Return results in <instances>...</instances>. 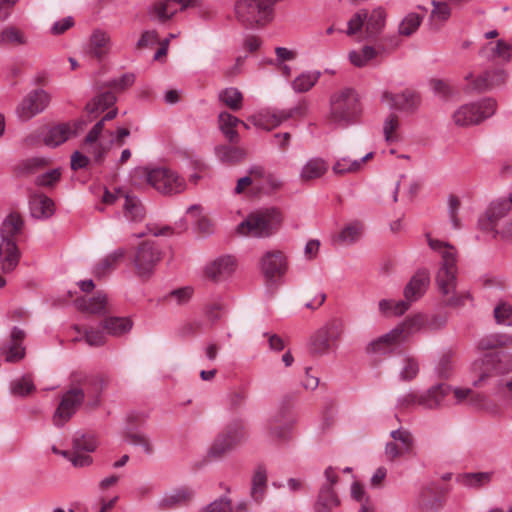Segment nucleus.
<instances>
[{
    "mask_svg": "<svg viewBox=\"0 0 512 512\" xmlns=\"http://www.w3.org/2000/svg\"><path fill=\"white\" fill-rule=\"evenodd\" d=\"M135 172L139 176L144 177L147 183L161 194L173 195L181 193L186 189L184 178L180 177L177 172L170 168H138Z\"/></svg>",
    "mask_w": 512,
    "mask_h": 512,
    "instance_id": "obj_8",
    "label": "nucleus"
},
{
    "mask_svg": "<svg viewBox=\"0 0 512 512\" xmlns=\"http://www.w3.org/2000/svg\"><path fill=\"white\" fill-rule=\"evenodd\" d=\"M219 100L233 111H238L242 107L243 95L235 87L225 88L219 93Z\"/></svg>",
    "mask_w": 512,
    "mask_h": 512,
    "instance_id": "obj_43",
    "label": "nucleus"
},
{
    "mask_svg": "<svg viewBox=\"0 0 512 512\" xmlns=\"http://www.w3.org/2000/svg\"><path fill=\"white\" fill-rule=\"evenodd\" d=\"M321 329L329 339L336 343L340 340L344 331V322L339 318H332Z\"/></svg>",
    "mask_w": 512,
    "mask_h": 512,
    "instance_id": "obj_53",
    "label": "nucleus"
},
{
    "mask_svg": "<svg viewBox=\"0 0 512 512\" xmlns=\"http://www.w3.org/2000/svg\"><path fill=\"white\" fill-rule=\"evenodd\" d=\"M216 155L221 162L226 164H236L245 158L244 150L227 145L217 147Z\"/></svg>",
    "mask_w": 512,
    "mask_h": 512,
    "instance_id": "obj_41",
    "label": "nucleus"
},
{
    "mask_svg": "<svg viewBox=\"0 0 512 512\" xmlns=\"http://www.w3.org/2000/svg\"><path fill=\"white\" fill-rule=\"evenodd\" d=\"M419 372L418 361L411 356H404L401 359L400 379L410 381L414 379Z\"/></svg>",
    "mask_w": 512,
    "mask_h": 512,
    "instance_id": "obj_51",
    "label": "nucleus"
},
{
    "mask_svg": "<svg viewBox=\"0 0 512 512\" xmlns=\"http://www.w3.org/2000/svg\"><path fill=\"white\" fill-rule=\"evenodd\" d=\"M218 120L219 127L229 142H238L239 136L234 128L240 123V120L228 112H221Z\"/></svg>",
    "mask_w": 512,
    "mask_h": 512,
    "instance_id": "obj_36",
    "label": "nucleus"
},
{
    "mask_svg": "<svg viewBox=\"0 0 512 512\" xmlns=\"http://www.w3.org/2000/svg\"><path fill=\"white\" fill-rule=\"evenodd\" d=\"M423 17L415 12L408 13L398 26V33L401 36L409 37L420 27Z\"/></svg>",
    "mask_w": 512,
    "mask_h": 512,
    "instance_id": "obj_42",
    "label": "nucleus"
},
{
    "mask_svg": "<svg viewBox=\"0 0 512 512\" xmlns=\"http://www.w3.org/2000/svg\"><path fill=\"white\" fill-rule=\"evenodd\" d=\"M443 304L448 307L460 308L464 306L465 302L470 299V294L467 291L451 292L448 296H443Z\"/></svg>",
    "mask_w": 512,
    "mask_h": 512,
    "instance_id": "obj_57",
    "label": "nucleus"
},
{
    "mask_svg": "<svg viewBox=\"0 0 512 512\" xmlns=\"http://www.w3.org/2000/svg\"><path fill=\"white\" fill-rule=\"evenodd\" d=\"M453 392L458 403L469 401L472 404L478 405L484 401V395L475 393L470 388H455Z\"/></svg>",
    "mask_w": 512,
    "mask_h": 512,
    "instance_id": "obj_54",
    "label": "nucleus"
},
{
    "mask_svg": "<svg viewBox=\"0 0 512 512\" xmlns=\"http://www.w3.org/2000/svg\"><path fill=\"white\" fill-rule=\"evenodd\" d=\"M126 439L132 445L141 446L147 454H151L153 452L152 445L144 434L138 432H129L126 436Z\"/></svg>",
    "mask_w": 512,
    "mask_h": 512,
    "instance_id": "obj_63",
    "label": "nucleus"
},
{
    "mask_svg": "<svg viewBox=\"0 0 512 512\" xmlns=\"http://www.w3.org/2000/svg\"><path fill=\"white\" fill-rule=\"evenodd\" d=\"M125 255L126 250L124 248L114 250L95 265L93 270L94 275L98 278L106 276L116 268L117 264L125 257Z\"/></svg>",
    "mask_w": 512,
    "mask_h": 512,
    "instance_id": "obj_29",
    "label": "nucleus"
},
{
    "mask_svg": "<svg viewBox=\"0 0 512 512\" xmlns=\"http://www.w3.org/2000/svg\"><path fill=\"white\" fill-rule=\"evenodd\" d=\"M50 94L44 89L30 91L16 107V115L21 121H28L42 113L49 105Z\"/></svg>",
    "mask_w": 512,
    "mask_h": 512,
    "instance_id": "obj_14",
    "label": "nucleus"
},
{
    "mask_svg": "<svg viewBox=\"0 0 512 512\" xmlns=\"http://www.w3.org/2000/svg\"><path fill=\"white\" fill-rule=\"evenodd\" d=\"M235 267V260L231 256H222L208 264L205 273L211 280L221 281L229 277L234 272Z\"/></svg>",
    "mask_w": 512,
    "mask_h": 512,
    "instance_id": "obj_24",
    "label": "nucleus"
},
{
    "mask_svg": "<svg viewBox=\"0 0 512 512\" xmlns=\"http://www.w3.org/2000/svg\"><path fill=\"white\" fill-rule=\"evenodd\" d=\"M281 223V213L277 209H265L248 215L237 226V232L242 236L266 238L276 233Z\"/></svg>",
    "mask_w": 512,
    "mask_h": 512,
    "instance_id": "obj_5",
    "label": "nucleus"
},
{
    "mask_svg": "<svg viewBox=\"0 0 512 512\" xmlns=\"http://www.w3.org/2000/svg\"><path fill=\"white\" fill-rule=\"evenodd\" d=\"M332 170L335 174H345L359 171L358 163H356V160H351L348 157L338 159L333 165Z\"/></svg>",
    "mask_w": 512,
    "mask_h": 512,
    "instance_id": "obj_60",
    "label": "nucleus"
},
{
    "mask_svg": "<svg viewBox=\"0 0 512 512\" xmlns=\"http://www.w3.org/2000/svg\"><path fill=\"white\" fill-rule=\"evenodd\" d=\"M320 75L319 71L300 74L292 83L294 91L298 93L309 91L318 82Z\"/></svg>",
    "mask_w": 512,
    "mask_h": 512,
    "instance_id": "obj_44",
    "label": "nucleus"
},
{
    "mask_svg": "<svg viewBox=\"0 0 512 512\" xmlns=\"http://www.w3.org/2000/svg\"><path fill=\"white\" fill-rule=\"evenodd\" d=\"M482 230L492 232L493 236L512 240V196L494 201L480 218Z\"/></svg>",
    "mask_w": 512,
    "mask_h": 512,
    "instance_id": "obj_4",
    "label": "nucleus"
},
{
    "mask_svg": "<svg viewBox=\"0 0 512 512\" xmlns=\"http://www.w3.org/2000/svg\"><path fill=\"white\" fill-rule=\"evenodd\" d=\"M511 46L502 40H499L495 46L484 48L481 53L486 54L493 59L499 58L505 62L511 58Z\"/></svg>",
    "mask_w": 512,
    "mask_h": 512,
    "instance_id": "obj_52",
    "label": "nucleus"
},
{
    "mask_svg": "<svg viewBox=\"0 0 512 512\" xmlns=\"http://www.w3.org/2000/svg\"><path fill=\"white\" fill-rule=\"evenodd\" d=\"M424 324V318L422 315H415L407 318L401 324L397 325V329H401V336L404 340L410 337L412 334L419 331Z\"/></svg>",
    "mask_w": 512,
    "mask_h": 512,
    "instance_id": "obj_50",
    "label": "nucleus"
},
{
    "mask_svg": "<svg viewBox=\"0 0 512 512\" xmlns=\"http://www.w3.org/2000/svg\"><path fill=\"white\" fill-rule=\"evenodd\" d=\"M391 438L395 442H400L401 447L403 448V451L410 452L413 447V437L411 433L408 430L405 429H396L391 431L390 433Z\"/></svg>",
    "mask_w": 512,
    "mask_h": 512,
    "instance_id": "obj_59",
    "label": "nucleus"
},
{
    "mask_svg": "<svg viewBox=\"0 0 512 512\" xmlns=\"http://www.w3.org/2000/svg\"><path fill=\"white\" fill-rule=\"evenodd\" d=\"M491 472L464 473L457 477V481L470 488H479L491 481Z\"/></svg>",
    "mask_w": 512,
    "mask_h": 512,
    "instance_id": "obj_40",
    "label": "nucleus"
},
{
    "mask_svg": "<svg viewBox=\"0 0 512 512\" xmlns=\"http://www.w3.org/2000/svg\"><path fill=\"white\" fill-rule=\"evenodd\" d=\"M49 164V160L44 157H33L23 161L19 165V169L22 173L30 174L34 173L38 169L44 168Z\"/></svg>",
    "mask_w": 512,
    "mask_h": 512,
    "instance_id": "obj_58",
    "label": "nucleus"
},
{
    "mask_svg": "<svg viewBox=\"0 0 512 512\" xmlns=\"http://www.w3.org/2000/svg\"><path fill=\"white\" fill-rule=\"evenodd\" d=\"M451 391L452 388L448 384L440 383L434 385L421 392L420 406L429 410L439 409L444 405L445 398Z\"/></svg>",
    "mask_w": 512,
    "mask_h": 512,
    "instance_id": "obj_20",
    "label": "nucleus"
},
{
    "mask_svg": "<svg viewBox=\"0 0 512 512\" xmlns=\"http://www.w3.org/2000/svg\"><path fill=\"white\" fill-rule=\"evenodd\" d=\"M73 445L77 452H93L97 447L96 440L89 435H81L79 437H75L73 440Z\"/></svg>",
    "mask_w": 512,
    "mask_h": 512,
    "instance_id": "obj_62",
    "label": "nucleus"
},
{
    "mask_svg": "<svg viewBox=\"0 0 512 512\" xmlns=\"http://www.w3.org/2000/svg\"><path fill=\"white\" fill-rule=\"evenodd\" d=\"M362 114L358 92L349 87L339 89L330 97L329 121L341 128L355 124Z\"/></svg>",
    "mask_w": 512,
    "mask_h": 512,
    "instance_id": "obj_2",
    "label": "nucleus"
},
{
    "mask_svg": "<svg viewBox=\"0 0 512 512\" xmlns=\"http://www.w3.org/2000/svg\"><path fill=\"white\" fill-rule=\"evenodd\" d=\"M25 336V332L22 329L13 327L9 341L1 348L7 362H18L24 358L25 347L23 346V341Z\"/></svg>",
    "mask_w": 512,
    "mask_h": 512,
    "instance_id": "obj_21",
    "label": "nucleus"
},
{
    "mask_svg": "<svg viewBox=\"0 0 512 512\" xmlns=\"http://www.w3.org/2000/svg\"><path fill=\"white\" fill-rule=\"evenodd\" d=\"M329 169L327 160L321 157L309 158L301 167L299 179L302 183H309L322 178Z\"/></svg>",
    "mask_w": 512,
    "mask_h": 512,
    "instance_id": "obj_22",
    "label": "nucleus"
},
{
    "mask_svg": "<svg viewBox=\"0 0 512 512\" xmlns=\"http://www.w3.org/2000/svg\"><path fill=\"white\" fill-rule=\"evenodd\" d=\"M261 271L268 280L281 276L287 269L286 257L281 251L266 252L261 258Z\"/></svg>",
    "mask_w": 512,
    "mask_h": 512,
    "instance_id": "obj_18",
    "label": "nucleus"
},
{
    "mask_svg": "<svg viewBox=\"0 0 512 512\" xmlns=\"http://www.w3.org/2000/svg\"><path fill=\"white\" fill-rule=\"evenodd\" d=\"M433 9L431 12V20L437 21L440 24L447 21L451 15V9L450 6L443 1H432Z\"/></svg>",
    "mask_w": 512,
    "mask_h": 512,
    "instance_id": "obj_56",
    "label": "nucleus"
},
{
    "mask_svg": "<svg viewBox=\"0 0 512 512\" xmlns=\"http://www.w3.org/2000/svg\"><path fill=\"white\" fill-rule=\"evenodd\" d=\"M429 247L441 255L442 261L436 275V284L442 296L454 292L457 286V251L448 242L433 239L426 234Z\"/></svg>",
    "mask_w": 512,
    "mask_h": 512,
    "instance_id": "obj_3",
    "label": "nucleus"
},
{
    "mask_svg": "<svg viewBox=\"0 0 512 512\" xmlns=\"http://www.w3.org/2000/svg\"><path fill=\"white\" fill-rule=\"evenodd\" d=\"M73 137L70 123H61L49 128L44 136V143L50 147H57Z\"/></svg>",
    "mask_w": 512,
    "mask_h": 512,
    "instance_id": "obj_28",
    "label": "nucleus"
},
{
    "mask_svg": "<svg viewBox=\"0 0 512 512\" xmlns=\"http://www.w3.org/2000/svg\"><path fill=\"white\" fill-rule=\"evenodd\" d=\"M364 231V225L360 221L347 224L338 234L337 241L344 245H351L357 242Z\"/></svg>",
    "mask_w": 512,
    "mask_h": 512,
    "instance_id": "obj_35",
    "label": "nucleus"
},
{
    "mask_svg": "<svg viewBox=\"0 0 512 512\" xmlns=\"http://www.w3.org/2000/svg\"><path fill=\"white\" fill-rule=\"evenodd\" d=\"M497 103L492 98L479 102L464 104L453 113V122L460 127L477 125L494 115Z\"/></svg>",
    "mask_w": 512,
    "mask_h": 512,
    "instance_id": "obj_12",
    "label": "nucleus"
},
{
    "mask_svg": "<svg viewBox=\"0 0 512 512\" xmlns=\"http://www.w3.org/2000/svg\"><path fill=\"white\" fill-rule=\"evenodd\" d=\"M26 44L27 37L19 28L6 26L0 31L1 46H21Z\"/></svg>",
    "mask_w": 512,
    "mask_h": 512,
    "instance_id": "obj_34",
    "label": "nucleus"
},
{
    "mask_svg": "<svg viewBox=\"0 0 512 512\" xmlns=\"http://www.w3.org/2000/svg\"><path fill=\"white\" fill-rule=\"evenodd\" d=\"M123 212L125 218L130 222H141L146 215L145 208L141 201L133 195H124Z\"/></svg>",
    "mask_w": 512,
    "mask_h": 512,
    "instance_id": "obj_31",
    "label": "nucleus"
},
{
    "mask_svg": "<svg viewBox=\"0 0 512 512\" xmlns=\"http://www.w3.org/2000/svg\"><path fill=\"white\" fill-rule=\"evenodd\" d=\"M247 439L245 426L241 421L229 423L214 439L208 450L211 459H221Z\"/></svg>",
    "mask_w": 512,
    "mask_h": 512,
    "instance_id": "obj_11",
    "label": "nucleus"
},
{
    "mask_svg": "<svg viewBox=\"0 0 512 512\" xmlns=\"http://www.w3.org/2000/svg\"><path fill=\"white\" fill-rule=\"evenodd\" d=\"M379 311L384 316H400L409 309V303L404 300L394 301L383 299L379 302Z\"/></svg>",
    "mask_w": 512,
    "mask_h": 512,
    "instance_id": "obj_45",
    "label": "nucleus"
},
{
    "mask_svg": "<svg viewBox=\"0 0 512 512\" xmlns=\"http://www.w3.org/2000/svg\"><path fill=\"white\" fill-rule=\"evenodd\" d=\"M494 317L498 324L512 326V306L506 302H500L494 308Z\"/></svg>",
    "mask_w": 512,
    "mask_h": 512,
    "instance_id": "obj_55",
    "label": "nucleus"
},
{
    "mask_svg": "<svg viewBox=\"0 0 512 512\" xmlns=\"http://www.w3.org/2000/svg\"><path fill=\"white\" fill-rule=\"evenodd\" d=\"M88 385V379L84 378L77 383H72L62 395L60 403L53 415V422L57 427H62L68 422L83 404Z\"/></svg>",
    "mask_w": 512,
    "mask_h": 512,
    "instance_id": "obj_10",
    "label": "nucleus"
},
{
    "mask_svg": "<svg viewBox=\"0 0 512 512\" xmlns=\"http://www.w3.org/2000/svg\"><path fill=\"white\" fill-rule=\"evenodd\" d=\"M24 221L19 214H9L0 229V263L4 273L13 271L20 260L21 252L17 246Z\"/></svg>",
    "mask_w": 512,
    "mask_h": 512,
    "instance_id": "obj_1",
    "label": "nucleus"
},
{
    "mask_svg": "<svg viewBox=\"0 0 512 512\" xmlns=\"http://www.w3.org/2000/svg\"><path fill=\"white\" fill-rule=\"evenodd\" d=\"M279 0H237L234 5L236 19L251 28L264 27L274 15V5Z\"/></svg>",
    "mask_w": 512,
    "mask_h": 512,
    "instance_id": "obj_6",
    "label": "nucleus"
},
{
    "mask_svg": "<svg viewBox=\"0 0 512 512\" xmlns=\"http://www.w3.org/2000/svg\"><path fill=\"white\" fill-rule=\"evenodd\" d=\"M340 505V499L329 485H322L314 504L315 512H332Z\"/></svg>",
    "mask_w": 512,
    "mask_h": 512,
    "instance_id": "obj_27",
    "label": "nucleus"
},
{
    "mask_svg": "<svg viewBox=\"0 0 512 512\" xmlns=\"http://www.w3.org/2000/svg\"><path fill=\"white\" fill-rule=\"evenodd\" d=\"M512 345V336L500 333L487 335L479 340L477 347L480 350H490Z\"/></svg>",
    "mask_w": 512,
    "mask_h": 512,
    "instance_id": "obj_39",
    "label": "nucleus"
},
{
    "mask_svg": "<svg viewBox=\"0 0 512 512\" xmlns=\"http://www.w3.org/2000/svg\"><path fill=\"white\" fill-rule=\"evenodd\" d=\"M404 341L405 340L401 336V329H397L395 327L388 333L372 341L368 345L367 351L374 353H386L391 351L395 346L399 345Z\"/></svg>",
    "mask_w": 512,
    "mask_h": 512,
    "instance_id": "obj_25",
    "label": "nucleus"
},
{
    "mask_svg": "<svg viewBox=\"0 0 512 512\" xmlns=\"http://www.w3.org/2000/svg\"><path fill=\"white\" fill-rule=\"evenodd\" d=\"M378 55V51L372 46H364L360 50H351L348 58L355 67L362 68Z\"/></svg>",
    "mask_w": 512,
    "mask_h": 512,
    "instance_id": "obj_38",
    "label": "nucleus"
},
{
    "mask_svg": "<svg viewBox=\"0 0 512 512\" xmlns=\"http://www.w3.org/2000/svg\"><path fill=\"white\" fill-rule=\"evenodd\" d=\"M116 115V108H113L110 111H108L104 115V117L92 127V129L88 132V134L83 140V150L86 153L92 155L96 163L103 162L105 155L111 149L114 143L113 134L109 132V136L105 137L103 132L105 121L114 119Z\"/></svg>",
    "mask_w": 512,
    "mask_h": 512,
    "instance_id": "obj_7",
    "label": "nucleus"
},
{
    "mask_svg": "<svg viewBox=\"0 0 512 512\" xmlns=\"http://www.w3.org/2000/svg\"><path fill=\"white\" fill-rule=\"evenodd\" d=\"M106 305L107 296L100 292L91 298H82L78 301L79 308L92 314L105 312Z\"/></svg>",
    "mask_w": 512,
    "mask_h": 512,
    "instance_id": "obj_37",
    "label": "nucleus"
},
{
    "mask_svg": "<svg viewBox=\"0 0 512 512\" xmlns=\"http://www.w3.org/2000/svg\"><path fill=\"white\" fill-rule=\"evenodd\" d=\"M267 473L263 467H258L253 475L251 496L254 500L260 501L265 493Z\"/></svg>",
    "mask_w": 512,
    "mask_h": 512,
    "instance_id": "obj_46",
    "label": "nucleus"
},
{
    "mask_svg": "<svg viewBox=\"0 0 512 512\" xmlns=\"http://www.w3.org/2000/svg\"><path fill=\"white\" fill-rule=\"evenodd\" d=\"M381 100L391 109H395L407 114L414 113L419 108L421 103L419 94L408 89L397 94L385 91L382 94Z\"/></svg>",
    "mask_w": 512,
    "mask_h": 512,
    "instance_id": "obj_15",
    "label": "nucleus"
},
{
    "mask_svg": "<svg viewBox=\"0 0 512 512\" xmlns=\"http://www.w3.org/2000/svg\"><path fill=\"white\" fill-rule=\"evenodd\" d=\"M29 205L31 215L37 219H47L55 212L53 200L42 193H35L31 195Z\"/></svg>",
    "mask_w": 512,
    "mask_h": 512,
    "instance_id": "obj_26",
    "label": "nucleus"
},
{
    "mask_svg": "<svg viewBox=\"0 0 512 512\" xmlns=\"http://www.w3.org/2000/svg\"><path fill=\"white\" fill-rule=\"evenodd\" d=\"M400 119L395 114H389L383 124V134L386 142L392 143L399 139Z\"/></svg>",
    "mask_w": 512,
    "mask_h": 512,
    "instance_id": "obj_48",
    "label": "nucleus"
},
{
    "mask_svg": "<svg viewBox=\"0 0 512 512\" xmlns=\"http://www.w3.org/2000/svg\"><path fill=\"white\" fill-rule=\"evenodd\" d=\"M473 370L479 373V379L474 381V386H478L488 377L503 374L509 371V368L502 362L499 353H490L484 356L480 361L473 363Z\"/></svg>",
    "mask_w": 512,
    "mask_h": 512,
    "instance_id": "obj_16",
    "label": "nucleus"
},
{
    "mask_svg": "<svg viewBox=\"0 0 512 512\" xmlns=\"http://www.w3.org/2000/svg\"><path fill=\"white\" fill-rule=\"evenodd\" d=\"M116 102V97L112 92H104L86 105V113L90 117V120L98 117L99 114L112 107Z\"/></svg>",
    "mask_w": 512,
    "mask_h": 512,
    "instance_id": "obj_30",
    "label": "nucleus"
},
{
    "mask_svg": "<svg viewBox=\"0 0 512 512\" xmlns=\"http://www.w3.org/2000/svg\"><path fill=\"white\" fill-rule=\"evenodd\" d=\"M294 418L279 411L267 421V431L270 437L277 440H285L290 436L294 425Z\"/></svg>",
    "mask_w": 512,
    "mask_h": 512,
    "instance_id": "obj_19",
    "label": "nucleus"
},
{
    "mask_svg": "<svg viewBox=\"0 0 512 512\" xmlns=\"http://www.w3.org/2000/svg\"><path fill=\"white\" fill-rule=\"evenodd\" d=\"M387 14L381 7L373 9L370 13L366 9L356 12L348 21L345 33L354 36L365 27V38L375 39L384 29Z\"/></svg>",
    "mask_w": 512,
    "mask_h": 512,
    "instance_id": "obj_9",
    "label": "nucleus"
},
{
    "mask_svg": "<svg viewBox=\"0 0 512 512\" xmlns=\"http://www.w3.org/2000/svg\"><path fill=\"white\" fill-rule=\"evenodd\" d=\"M335 343L320 328L311 340V351L317 355L327 354Z\"/></svg>",
    "mask_w": 512,
    "mask_h": 512,
    "instance_id": "obj_47",
    "label": "nucleus"
},
{
    "mask_svg": "<svg viewBox=\"0 0 512 512\" xmlns=\"http://www.w3.org/2000/svg\"><path fill=\"white\" fill-rule=\"evenodd\" d=\"M111 46L110 34L102 29H94L89 37L86 53L93 58L102 60L109 54Z\"/></svg>",
    "mask_w": 512,
    "mask_h": 512,
    "instance_id": "obj_17",
    "label": "nucleus"
},
{
    "mask_svg": "<svg viewBox=\"0 0 512 512\" xmlns=\"http://www.w3.org/2000/svg\"><path fill=\"white\" fill-rule=\"evenodd\" d=\"M102 327L109 335L121 336L131 330L132 322L126 317H110L102 322Z\"/></svg>",
    "mask_w": 512,
    "mask_h": 512,
    "instance_id": "obj_33",
    "label": "nucleus"
},
{
    "mask_svg": "<svg viewBox=\"0 0 512 512\" xmlns=\"http://www.w3.org/2000/svg\"><path fill=\"white\" fill-rule=\"evenodd\" d=\"M249 121L258 128L264 129V130H271L276 127V125H273V120L271 119V112H261L257 115H253L249 118Z\"/></svg>",
    "mask_w": 512,
    "mask_h": 512,
    "instance_id": "obj_61",
    "label": "nucleus"
},
{
    "mask_svg": "<svg viewBox=\"0 0 512 512\" xmlns=\"http://www.w3.org/2000/svg\"><path fill=\"white\" fill-rule=\"evenodd\" d=\"M34 389L32 381L27 377L16 380L11 385V391L14 395L25 396Z\"/></svg>",
    "mask_w": 512,
    "mask_h": 512,
    "instance_id": "obj_64",
    "label": "nucleus"
},
{
    "mask_svg": "<svg viewBox=\"0 0 512 512\" xmlns=\"http://www.w3.org/2000/svg\"><path fill=\"white\" fill-rule=\"evenodd\" d=\"M418 502L423 512H434L441 506L440 499L428 488L421 491Z\"/></svg>",
    "mask_w": 512,
    "mask_h": 512,
    "instance_id": "obj_49",
    "label": "nucleus"
},
{
    "mask_svg": "<svg viewBox=\"0 0 512 512\" xmlns=\"http://www.w3.org/2000/svg\"><path fill=\"white\" fill-rule=\"evenodd\" d=\"M162 259L161 249L152 241H144L137 247L131 261L138 277L150 278Z\"/></svg>",
    "mask_w": 512,
    "mask_h": 512,
    "instance_id": "obj_13",
    "label": "nucleus"
},
{
    "mask_svg": "<svg viewBox=\"0 0 512 512\" xmlns=\"http://www.w3.org/2000/svg\"><path fill=\"white\" fill-rule=\"evenodd\" d=\"M429 282L430 277L427 271L422 270L415 273L404 289V301L410 304L421 298L426 292Z\"/></svg>",
    "mask_w": 512,
    "mask_h": 512,
    "instance_id": "obj_23",
    "label": "nucleus"
},
{
    "mask_svg": "<svg viewBox=\"0 0 512 512\" xmlns=\"http://www.w3.org/2000/svg\"><path fill=\"white\" fill-rule=\"evenodd\" d=\"M177 11L178 7H173L172 0H160L150 6L148 13L151 19L163 23L171 19Z\"/></svg>",
    "mask_w": 512,
    "mask_h": 512,
    "instance_id": "obj_32",
    "label": "nucleus"
}]
</instances>
